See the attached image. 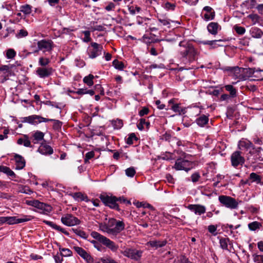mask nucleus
<instances>
[{
	"label": "nucleus",
	"instance_id": "obj_1",
	"mask_svg": "<svg viewBox=\"0 0 263 263\" xmlns=\"http://www.w3.org/2000/svg\"><path fill=\"white\" fill-rule=\"evenodd\" d=\"M180 49L179 50L180 54L182 57V62L186 65L184 67L180 68V70H190L194 67L190 66V63L196 61L197 51L192 44L185 42L179 43Z\"/></svg>",
	"mask_w": 263,
	"mask_h": 263
},
{
	"label": "nucleus",
	"instance_id": "obj_2",
	"mask_svg": "<svg viewBox=\"0 0 263 263\" xmlns=\"http://www.w3.org/2000/svg\"><path fill=\"white\" fill-rule=\"evenodd\" d=\"M90 235L91 237L98 240L100 242L105 246L113 252H116L118 250L119 248L118 246L106 237L101 235L96 231H92Z\"/></svg>",
	"mask_w": 263,
	"mask_h": 263
},
{
	"label": "nucleus",
	"instance_id": "obj_3",
	"mask_svg": "<svg viewBox=\"0 0 263 263\" xmlns=\"http://www.w3.org/2000/svg\"><path fill=\"white\" fill-rule=\"evenodd\" d=\"M109 229L117 230L115 233H111V237L114 238L125 229V223L122 221L117 220L114 218H110L107 223Z\"/></svg>",
	"mask_w": 263,
	"mask_h": 263
},
{
	"label": "nucleus",
	"instance_id": "obj_4",
	"mask_svg": "<svg viewBox=\"0 0 263 263\" xmlns=\"http://www.w3.org/2000/svg\"><path fill=\"white\" fill-rule=\"evenodd\" d=\"M193 167V163L192 162L188 161L184 158H178L175 162L174 165L173 166L177 171L183 170L188 172Z\"/></svg>",
	"mask_w": 263,
	"mask_h": 263
},
{
	"label": "nucleus",
	"instance_id": "obj_5",
	"mask_svg": "<svg viewBox=\"0 0 263 263\" xmlns=\"http://www.w3.org/2000/svg\"><path fill=\"white\" fill-rule=\"evenodd\" d=\"M121 253L124 256L131 259L138 261L141 259L143 252L141 250H138L135 249L126 248L124 250L121 251Z\"/></svg>",
	"mask_w": 263,
	"mask_h": 263
},
{
	"label": "nucleus",
	"instance_id": "obj_6",
	"mask_svg": "<svg viewBox=\"0 0 263 263\" xmlns=\"http://www.w3.org/2000/svg\"><path fill=\"white\" fill-rule=\"evenodd\" d=\"M102 49V45L95 42H92L87 49V53L89 58L95 59L101 54Z\"/></svg>",
	"mask_w": 263,
	"mask_h": 263
},
{
	"label": "nucleus",
	"instance_id": "obj_7",
	"mask_svg": "<svg viewBox=\"0 0 263 263\" xmlns=\"http://www.w3.org/2000/svg\"><path fill=\"white\" fill-rule=\"evenodd\" d=\"M100 198L105 205L111 209L119 210V206L117 203L118 198L116 197L101 194L100 196Z\"/></svg>",
	"mask_w": 263,
	"mask_h": 263
},
{
	"label": "nucleus",
	"instance_id": "obj_8",
	"mask_svg": "<svg viewBox=\"0 0 263 263\" xmlns=\"http://www.w3.org/2000/svg\"><path fill=\"white\" fill-rule=\"evenodd\" d=\"M38 50L43 51V52H50L52 51L54 44L53 42L50 40H42L37 42V43Z\"/></svg>",
	"mask_w": 263,
	"mask_h": 263
},
{
	"label": "nucleus",
	"instance_id": "obj_9",
	"mask_svg": "<svg viewBox=\"0 0 263 263\" xmlns=\"http://www.w3.org/2000/svg\"><path fill=\"white\" fill-rule=\"evenodd\" d=\"M61 222L64 224L71 227L80 224L81 221L71 214H67L61 218Z\"/></svg>",
	"mask_w": 263,
	"mask_h": 263
},
{
	"label": "nucleus",
	"instance_id": "obj_10",
	"mask_svg": "<svg viewBox=\"0 0 263 263\" xmlns=\"http://www.w3.org/2000/svg\"><path fill=\"white\" fill-rule=\"evenodd\" d=\"M55 70L50 66L39 67L36 70V74L40 78L45 79L53 74Z\"/></svg>",
	"mask_w": 263,
	"mask_h": 263
},
{
	"label": "nucleus",
	"instance_id": "obj_11",
	"mask_svg": "<svg viewBox=\"0 0 263 263\" xmlns=\"http://www.w3.org/2000/svg\"><path fill=\"white\" fill-rule=\"evenodd\" d=\"M33 218V217L31 215H22L21 218H17L16 216H7V223L9 224H17L30 221Z\"/></svg>",
	"mask_w": 263,
	"mask_h": 263
},
{
	"label": "nucleus",
	"instance_id": "obj_12",
	"mask_svg": "<svg viewBox=\"0 0 263 263\" xmlns=\"http://www.w3.org/2000/svg\"><path fill=\"white\" fill-rule=\"evenodd\" d=\"M27 203L29 205L42 210L45 212L49 213L52 211V207L50 205L41 202L37 200L27 201Z\"/></svg>",
	"mask_w": 263,
	"mask_h": 263
},
{
	"label": "nucleus",
	"instance_id": "obj_13",
	"mask_svg": "<svg viewBox=\"0 0 263 263\" xmlns=\"http://www.w3.org/2000/svg\"><path fill=\"white\" fill-rule=\"evenodd\" d=\"M237 80L236 82H232V84H235L240 80H244L242 68L238 67H231V79Z\"/></svg>",
	"mask_w": 263,
	"mask_h": 263
},
{
	"label": "nucleus",
	"instance_id": "obj_14",
	"mask_svg": "<svg viewBox=\"0 0 263 263\" xmlns=\"http://www.w3.org/2000/svg\"><path fill=\"white\" fill-rule=\"evenodd\" d=\"M245 162V159L240 155V152H235L231 155V164L236 167L242 165Z\"/></svg>",
	"mask_w": 263,
	"mask_h": 263
},
{
	"label": "nucleus",
	"instance_id": "obj_15",
	"mask_svg": "<svg viewBox=\"0 0 263 263\" xmlns=\"http://www.w3.org/2000/svg\"><path fill=\"white\" fill-rule=\"evenodd\" d=\"M187 208L189 210L198 215H201L205 213L206 211L205 207L201 204H189Z\"/></svg>",
	"mask_w": 263,
	"mask_h": 263
},
{
	"label": "nucleus",
	"instance_id": "obj_16",
	"mask_svg": "<svg viewBox=\"0 0 263 263\" xmlns=\"http://www.w3.org/2000/svg\"><path fill=\"white\" fill-rule=\"evenodd\" d=\"M167 242V241L166 240H153L147 242L146 245L148 246L157 249L159 248H162L165 246L166 245Z\"/></svg>",
	"mask_w": 263,
	"mask_h": 263
},
{
	"label": "nucleus",
	"instance_id": "obj_17",
	"mask_svg": "<svg viewBox=\"0 0 263 263\" xmlns=\"http://www.w3.org/2000/svg\"><path fill=\"white\" fill-rule=\"evenodd\" d=\"M203 10L205 11V13L203 15V18L206 21L212 20L215 17V11L210 6H205L203 8Z\"/></svg>",
	"mask_w": 263,
	"mask_h": 263
},
{
	"label": "nucleus",
	"instance_id": "obj_18",
	"mask_svg": "<svg viewBox=\"0 0 263 263\" xmlns=\"http://www.w3.org/2000/svg\"><path fill=\"white\" fill-rule=\"evenodd\" d=\"M23 122L28 123L31 124L36 125L41 123L40 116L33 115L28 117H24Z\"/></svg>",
	"mask_w": 263,
	"mask_h": 263
},
{
	"label": "nucleus",
	"instance_id": "obj_19",
	"mask_svg": "<svg viewBox=\"0 0 263 263\" xmlns=\"http://www.w3.org/2000/svg\"><path fill=\"white\" fill-rule=\"evenodd\" d=\"M38 151L42 154L45 155H51L53 153L52 148L46 143H42L39 147Z\"/></svg>",
	"mask_w": 263,
	"mask_h": 263
},
{
	"label": "nucleus",
	"instance_id": "obj_20",
	"mask_svg": "<svg viewBox=\"0 0 263 263\" xmlns=\"http://www.w3.org/2000/svg\"><path fill=\"white\" fill-rule=\"evenodd\" d=\"M14 160L15 161L16 168L17 170H22L25 167L26 162L22 156L18 154H15L14 155Z\"/></svg>",
	"mask_w": 263,
	"mask_h": 263
},
{
	"label": "nucleus",
	"instance_id": "obj_21",
	"mask_svg": "<svg viewBox=\"0 0 263 263\" xmlns=\"http://www.w3.org/2000/svg\"><path fill=\"white\" fill-rule=\"evenodd\" d=\"M43 222L45 223V224H46L47 225L50 226V227L52 228L53 229L57 230L64 233V234H65L67 236L69 235V233L68 232H67V231H66L65 229L61 228L59 226L57 225L55 223H54L52 221L44 220H43Z\"/></svg>",
	"mask_w": 263,
	"mask_h": 263
},
{
	"label": "nucleus",
	"instance_id": "obj_22",
	"mask_svg": "<svg viewBox=\"0 0 263 263\" xmlns=\"http://www.w3.org/2000/svg\"><path fill=\"white\" fill-rule=\"evenodd\" d=\"M249 179L251 182H255L257 184L263 185L262 177L255 173H251L249 176Z\"/></svg>",
	"mask_w": 263,
	"mask_h": 263
},
{
	"label": "nucleus",
	"instance_id": "obj_23",
	"mask_svg": "<svg viewBox=\"0 0 263 263\" xmlns=\"http://www.w3.org/2000/svg\"><path fill=\"white\" fill-rule=\"evenodd\" d=\"M208 122L209 115H202L196 119V123L200 127H203Z\"/></svg>",
	"mask_w": 263,
	"mask_h": 263
},
{
	"label": "nucleus",
	"instance_id": "obj_24",
	"mask_svg": "<svg viewBox=\"0 0 263 263\" xmlns=\"http://www.w3.org/2000/svg\"><path fill=\"white\" fill-rule=\"evenodd\" d=\"M252 37L256 39H260L263 35V31L259 28L254 27L251 28L250 31Z\"/></svg>",
	"mask_w": 263,
	"mask_h": 263
},
{
	"label": "nucleus",
	"instance_id": "obj_25",
	"mask_svg": "<svg viewBox=\"0 0 263 263\" xmlns=\"http://www.w3.org/2000/svg\"><path fill=\"white\" fill-rule=\"evenodd\" d=\"M243 72V77H244V80L247 79L250 77H253L255 72L256 71L255 68H242Z\"/></svg>",
	"mask_w": 263,
	"mask_h": 263
},
{
	"label": "nucleus",
	"instance_id": "obj_26",
	"mask_svg": "<svg viewBox=\"0 0 263 263\" xmlns=\"http://www.w3.org/2000/svg\"><path fill=\"white\" fill-rule=\"evenodd\" d=\"M220 203L227 208H230V197L221 195L218 197Z\"/></svg>",
	"mask_w": 263,
	"mask_h": 263
},
{
	"label": "nucleus",
	"instance_id": "obj_27",
	"mask_svg": "<svg viewBox=\"0 0 263 263\" xmlns=\"http://www.w3.org/2000/svg\"><path fill=\"white\" fill-rule=\"evenodd\" d=\"M218 28V24L217 23L212 22L210 23L207 27L208 31L212 34H216L217 33V30Z\"/></svg>",
	"mask_w": 263,
	"mask_h": 263
},
{
	"label": "nucleus",
	"instance_id": "obj_28",
	"mask_svg": "<svg viewBox=\"0 0 263 263\" xmlns=\"http://www.w3.org/2000/svg\"><path fill=\"white\" fill-rule=\"evenodd\" d=\"M256 5V1L255 0H247L243 2L241 6L242 8L250 9L254 8Z\"/></svg>",
	"mask_w": 263,
	"mask_h": 263
},
{
	"label": "nucleus",
	"instance_id": "obj_29",
	"mask_svg": "<svg viewBox=\"0 0 263 263\" xmlns=\"http://www.w3.org/2000/svg\"><path fill=\"white\" fill-rule=\"evenodd\" d=\"M238 146L239 149L243 148L248 149L253 147V144L249 140H241L238 142Z\"/></svg>",
	"mask_w": 263,
	"mask_h": 263
},
{
	"label": "nucleus",
	"instance_id": "obj_30",
	"mask_svg": "<svg viewBox=\"0 0 263 263\" xmlns=\"http://www.w3.org/2000/svg\"><path fill=\"white\" fill-rule=\"evenodd\" d=\"M171 109L174 112L178 113L179 115L184 114L186 112L185 109L181 107L179 104H173L171 106Z\"/></svg>",
	"mask_w": 263,
	"mask_h": 263
},
{
	"label": "nucleus",
	"instance_id": "obj_31",
	"mask_svg": "<svg viewBox=\"0 0 263 263\" xmlns=\"http://www.w3.org/2000/svg\"><path fill=\"white\" fill-rule=\"evenodd\" d=\"M223 42L222 40H212V41H201L200 43L203 45H209L210 46H223L224 45L222 44H217V43H221Z\"/></svg>",
	"mask_w": 263,
	"mask_h": 263
},
{
	"label": "nucleus",
	"instance_id": "obj_32",
	"mask_svg": "<svg viewBox=\"0 0 263 263\" xmlns=\"http://www.w3.org/2000/svg\"><path fill=\"white\" fill-rule=\"evenodd\" d=\"M99 228L100 230L104 232L107 233L108 235L111 236V233H115L117 230H112L109 229L107 227V223H100L99 224Z\"/></svg>",
	"mask_w": 263,
	"mask_h": 263
},
{
	"label": "nucleus",
	"instance_id": "obj_33",
	"mask_svg": "<svg viewBox=\"0 0 263 263\" xmlns=\"http://www.w3.org/2000/svg\"><path fill=\"white\" fill-rule=\"evenodd\" d=\"M71 231L77 235L80 236V237L86 239L88 236V234H86L84 231L79 229H71Z\"/></svg>",
	"mask_w": 263,
	"mask_h": 263
},
{
	"label": "nucleus",
	"instance_id": "obj_34",
	"mask_svg": "<svg viewBox=\"0 0 263 263\" xmlns=\"http://www.w3.org/2000/svg\"><path fill=\"white\" fill-rule=\"evenodd\" d=\"M50 62L49 58L41 57L39 59V65L40 67H47Z\"/></svg>",
	"mask_w": 263,
	"mask_h": 263
},
{
	"label": "nucleus",
	"instance_id": "obj_35",
	"mask_svg": "<svg viewBox=\"0 0 263 263\" xmlns=\"http://www.w3.org/2000/svg\"><path fill=\"white\" fill-rule=\"evenodd\" d=\"M72 197L76 200H80L81 201H87V197L81 192L74 193L72 195Z\"/></svg>",
	"mask_w": 263,
	"mask_h": 263
},
{
	"label": "nucleus",
	"instance_id": "obj_36",
	"mask_svg": "<svg viewBox=\"0 0 263 263\" xmlns=\"http://www.w3.org/2000/svg\"><path fill=\"white\" fill-rule=\"evenodd\" d=\"M149 124H150L149 122H146L145 119L141 118L139 120L137 126L139 130H142L144 129V125H146V127L148 128L149 127Z\"/></svg>",
	"mask_w": 263,
	"mask_h": 263
},
{
	"label": "nucleus",
	"instance_id": "obj_37",
	"mask_svg": "<svg viewBox=\"0 0 263 263\" xmlns=\"http://www.w3.org/2000/svg\"><path fill=\"white\" fill-rule=\"evenodd\" d=\"M158 21L163 25L167 26L168 28H170L171 23H177V22L171 21V20L164 17L158 18Z\"/></svg>",
	"mask_w": 263,
	"mask_h": 263
},
{
	"label": "nucleus",
	"instance_id": "obj_38",
	"mask_svg": "<svg viewBox=\"0 0 263 263\" xmlns=\"http://www.w3.org/2000/svg\"><path fill=\"white\" fill-rule=\"evenodd\" d=\"M0 171L11 177H15V176L14 173L9 167L7 166H0Z\"/></svg>",
	"mask_w": 263,
	"mask_h": 263
},
{
	"label": "nucleus",
	"instance_id": "obj_39",
	"mask_svg": "<svg viewBox=\"0 0 263 263\" xmlns=\"http://www.w3.org/2000/svg\"><path fill=\"white\" fill-rule=\"evenodd\" d=\"M94 78V76L89 74L88 76H86L83 79V82L84 83L87 84L88 86H91L93 85V79Z\"/></svg>",
	"mask_w": 263,
	"mask_h": 263
},
{
	"label": "nucleus",
	"instance_id": "obj_40",
	"mask_svg": "<svg viewBox=\"0 0 263 263\" xmlns=\"http://www.w3.org/2000/svg\"><path fill=\"white\" fill-rule=\"evenodd\" d=\"M20 11L25 14H29L31 12V7L27 4L23 5L20 7Z\"/></svg>",
	"mask_w": 263,
	"mask_h": 263
},
{
	"label": "nucleus",
	"instance_id": "obj_41",
	"mask_svg": "<svg viewBox=\"0 0 263 263\" xmlns=\"http://www.w3.org/2000/svg\"><path fill=\"white\" fill-rule=\"evenodd\" d=\"M82 258L87 263H94L93 258L87 252L82 256Z\"/></svg>",
	"mask_w": 263,
	"mask_h": 263
},
{
	"label": "nucleus",
	"instance_id": "obj_42",
	"mask_svg": "<svg viewBox=\"0 0 263 263\" xmlns=\"http://www.w3.org/2000/svg\"><path fill=\"white\" fill-rule=\"evenodd\" d=\"M112 65L116 69L119 70H123L124 67L123 63L119 61L118 60H114Z\"/></svg>",
	"mask_w": 263,
	"mask_h": 263
},
{
	"label": "nucleus",
	"instance_id": "obj_43",
	"mask_svg": "<svg viewBox=\"0 0 263 263\" xmlns=\"http://www.w3.org/2000/svg\"><path fill=\"white\" fill-rule=\"evenodd\" d=\"M112 124L114 128L117 129H120L123 125L122 120L120 119H117L116 120L113 121Z\"/></svg>",
	"mask_w": 263,
	"mask_h": 263
},
{
	"label": "nucleus",
	"instance_id": "obj_44",
	"mask_svg": "<svg viewBox=\"0 0 263 263\" xmlns=\"http://www.w3.org/2000/svg\"><path fill=\"white\" fill-rule=\"evenodd\" d=\"M16 55V52L13 49H9L6 51V57L8 59H13Z\"/></svg>",
	"mask_w": 263,
	"mask_h": 263
},
{
	"label": "nucleus",
	"instance_id": "obj_45",
	"mask_svg": "<svg viewBox=\"0 0 263 263\" xmlns=\"http://www.w3.org/2000/svg\"><path fill=\"white\" fill-rule=\"evenodd\" d=\"M44 136V134L40 131L36 132L33 135L34 140H36L37 141H41L43 139Z\"/></svg>",
	"mask_w": 263,
	"mask_h": 263
},
{
	"label": "nucleus",
	"instance_id": "obj_46",
	"mask_svg": "<svg viewBox=\"0 0 263 263\" xmlns=\"http://www.w3.org/2000/svg\"><path fill=\"white\" fill-rule=\"evenodd\" d=\"M28 33L27 30L25 29H21L16 34L15 36L17 39L22 38L24 37H26L28 35Z\"/></svg>",
	"mask_w": 263,
	"mask_h": 263
},
{
	"label": "nucleus",
	"instance_id": "obj_47",
	"mask_svg": "<svg viewBox=\"0 0 263 263\" xmlns=\"http://www.w3.org/2000/svg\"><path fill=\"white\" fill-rule=\"evenodd\" d=\"M248 17L251 20L253 25L259 22V16L256 14H251L248 16Z\"/></svg>",
	"mask_w": 263,
	"mask_h": 263
},
{
	"label": "nucleus",
	"instance_id": "obj_48",
	"mask_svg": "<svg viewBox=\"0 0 263 263\" xmlns=\"http://www.w3.org/2000/svg\"><path fill=\"white\" fill-rule=\"evenodd\" d=\"M125 174L128 177H133L136 174V171L133 167H130L125 170Z\"/></svg>",
	"mask_w": 263,
	"mask_h": 263
},
{
	"label": "nucleus",
	"instance_id": "obj_49",
	"mask_svg": "<svg viewBox=\"0 0 263 263\" xmlns=\"http://www.w3.org/2000/svg\"><path fill=\"white\" fill-rule=\"evenodd\" d=\"M234 29L239 35L243 34L246 32V29L244 27L235 25L234 26Z\"/></svg>",
	"mask_w": 263,
	"mask_h": 263
},
{
	"label": "nucleus",
	"instance_id": "obj_50",
	"mask_svg": "<svg viewBox=\"0 0 263 263\" xmlns=\"http://www.w3.org/2000/svg\"><path fill=\"white\" fill-rule=\"evenodd\" d=\"M128 10L131 14L134 15L140 11L141 8L138 6H136L135 7L134 6H130L128 8Z\"/></svg>",
	"mask_w": 263,
	"mask_h": 263
},
{
	"label": "nucleus",
	"instance_id": "obj_51",
	"mask_svg": "<svg viewBox=\"0 0 263 263\" xmlns=\"http://www.w3.org/2000/svg\"><path fill=\"white\" fill-rule=\"evenodd\" d=\"M73 249L81 257L86 252L82 248L78 246L73 247Z\"/></svg>",
	"mask_w": 263,
	"mask_h": 263
},
{
	"label": "nucleus",
	"instance_id": "obj_52",
	"mask_svg": "<svg viewBox=\"0 0 263 263\" xmlns=\"http://www.w3.org/2000/svg\"><path fill=\"white\" fill-rule=\"evenodd\" d=\"M137 138L136 137L135 134L132 133L129 135V137L126 139V143L129 145H131L133 143V140H137Z\"/></svg>",
	"mask_w": 263,
	"mask_h": 263
},
{
	"label": "nucleus",
	"instance_id": "obj_53",
	"mask_svg": "<svg viewBox=\"0 0 263 263\" xmlns=\"http://www.w3.org/2000/svg\"><path fill=\"white\" fill-rule=\"evenodd\" d=\"M53 122V128L55 130H58L61 128L62 123L59 120L52 119Z\"/></svg>",
	"mask_w": 263,
	"mask_h": 263
},
{
	"label": "nucleus",
	"instance_id": "obj_54",
	"mask_svg": "<svg viewBox=\"0 0 263 263\" xmlns=\"http://www.w3.org/2000/svg\"><path fill=\"white\" fill-rule=\"evenodd\" d=\"M61 255L64 256H70L72 254V252L69 249H60Z\"/></svg>",
	"mask_w": 263,
	"mask_h": 263
},
{
	"label": "nucleus",
	"instance_id": "obj_55",
	"mask_svg": "<svg viewBox=\"0 0 263 263\" xmlns=\"http://www.w3.org/2000/svg\"><path fill=\"white\" fill-rule=\"evenodd\" d=\"M259 223L257 221L252 222L249 224L248 227L250 230L252 231L256 230L259 228Z\"/></svg>",
	"mask_w": 263,
	"mask_h": 263
},
{
	"label": "nucleus",
	"instance_id": "obj_56",
	"mask_svg": "<svg viewBox=\"0 0 263 263\" xmlns=\"http://www.w3.org/2000/svg\"><path fill=\"white\" fill-rule=\"evenodd\" d=\"M228 239L226 238H221L220 240V244L221 247L223 249H228Z\"/></svg>",
	"mask_w": 263,
	"mask_h": 263
},
{
	"label": "nucleus",
	"instance_id": "obj_57",
	"mask_svg": "<svg viewBox=\"0 0 263 263\" xmlns=\"http://www.w3.org/2000/svg\"><path fill=\"white\" fill-rule=\"evenodd\" d=\"M200 178V175L198 172H195L191 176V180L193 182H197Z\"/></svg>",
	"mask_w": 263,
	"mask_h": 263
},
{
	"label": "nucleus",
	"instance_id": "obj_58",
	"mask_svg": "<svg viewBox=\"0 0 263 263\" xmlns=\"http://www.w3.org/2000/svg\"><path fill=\"white\" fill-rule=\"evenodd\" d=\"M95 156V152L93 151H90L87 153L85 157V162H86L89 159L92 158Z\"/></svg>",
	"mask_w": 263,
	"mask_h": 263
},
{
	"label": "nucleus",
	"instance_id": "obj_59",
	"mask_svg": "<svg viewBox=\"0 0 263 263\" xmlns=\"http://www.w3.org/2000/svg\"><path fill=\"white\" fill-rule=\"evenodd\" d=\"M254 261L255 263H263V255H256L254 256Z\"/></svg>",
	"mask_w": 263,
	"mask_h": 263
},
{
	"label": "nucleus",
	"instance_id": "obj_60",
	"mask_svg": "<svg viewBox=\"0 0 263 263\" xmlns=\"http://www.w3.org/2000/svg\"><path fill=\"white\" fill-rule=\"evenodd\" d=\"M84 37L83 39V41L85 42H90L91 40L90 38V33L89 31H85L84 32Z\"/></svg>",
	"mask_w": 263,
	"mask_h": 263
},
{
	"label": "nucleus",
	"instance_id": "obj_61",
	"mask_svg": "<svg viewBox=\"0 0 263 263\" xmlns=\"http://www.w3.org/2000/svg\"><path fill=\"white\" fill-rule=\"evenodd\" d=\"M176 6L174 4L167 2L164 4V8L167 10H174Z\"/></svg>",
	"mask_w": 263,
	"mask_h": 263
},
{
	"label": "nucleus",
	"instance_id": "obj_62",
	"mask_svg": "<svg viewBox=\"0 0 263 263\" xmlns=\"http://www.w3.org/2000/svg\"><path fill=\"white\" fill-rule=\"evenodd\" d=\"M191 111L193 113H195L196 114L195 115L196 116L199 115L200 114V113L201 112V108H200L199 107L194 106L193 107H191Z\"/></svg>",
	"mask_w": 263,
	"mask_h": 263
},
{
	"label": "nucleus",
	"instance_id": "obj_63",
	"mask_svg": "<svg viewBox=\"0 0 263 263\" xmlns=\"http://www.w3.org/2000/svg\"><path fill=\"white\" fill-rule=\"evenodd\" d=\"M149 112V109L147 107H143L142 109L139 111V115L140 116L142 117L144 115L148 114Z\"/></svg>",
	"mask_w": 263,
	"mask_h": 263
},
{
	"label": "nucleus",
	"instance_id": "obj_64",
	"mask_svg": "<svg viewBox=\"0 0 263 263\" xmlns=\"http://www.w3.org/2000/svg\"><path fill=\"white\" fill-rule=\"evenodd\" d=\"M189 259L184 256H180L177 261L176 263H187Z\"/></svg>",
	"mask_w": 263,
	"mask_h": 263
}]
</instances>
